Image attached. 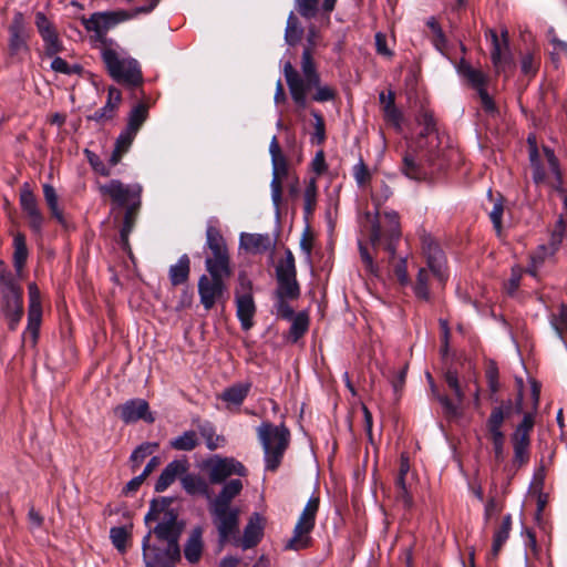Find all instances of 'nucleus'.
Returning a JSON list of instances; mask_svg holds the SVG:
<instances>
[{
    "mask_svg": "<svg viewBox=\"0 0 567 567\" xmlns=\"http://www.w3.org/2000/svg\"><path fill=\"white\" fill-rule=\"evenodd\" d=\"M144 520L145 524L156 522L142 542L145 567H175L174 564L181 560L178 540L184 528L177 513L164 499L152 501Z\"/></svg>",
    "mask_w": 567,
    "mask_h": 567,
    "instance_id": "f257e3e1",
    "label": "nucleus"
},
{
    "mask_svg": "<svg viewBox=\"0 0 567 567\" xmlns=\"http://www.w3.org/2000/svg\"><path fill=\"white\" fill-rule=\"evenodd\" d=\"M323 45L320 32L315 25H310L306 35V43L301 54L300 69L301 74L293 68L290 61L284 64V75L293 103L301 110L307 107L308 93L315 90L311 100L323 103L332 101L336 97V91L321 84L320 73L315 62V52L317 48Z\"/></svg>",
    "mask_w": 567,
    "mask_h": 567,
    "instance_id": "f03ea898",
    "label": "nucleus"
},
{
    "mask_svg": "<svg viewBox=\"0 0 567 567\" xmlns=\"http://www.w3.org/2000/svg\"><path fill=\"white\" fill-rule=\"evenodd\" d=\"M205 248L209 251L205 259V268L209 276L202 275L197 288L200 303L208 311L217 303H226L228 290L226 280L231 276L233 270L226 240L216 226H207Z\"/></svg>",
    "mask_w": 567,
    "mask_h": 567,
    "instance_id": "7ed1b4c3",
    "label": "nucleus"
},
{
    "mask_svg": "<svg viewBox=\"0 0 567 567\" xmlns=\"http://www.w3.org/2000/svg\"><path fill=\"white\" fill-rule=\"evenodd\" d=\"M243 487L241 480H229L208 503V512L217 530L220 549L239 534L240 508L233 504V501L241 493Z\"/></svg>",
    "mask_w": 567,
    "mask_h": 567,
    "instance_id": "20e7f679",
    "label": "nucleus"
},
{
    "mask_svg": "<svg viewBox=\"0 0 567 567\" xmlns=\"http://www.w3.org/2000/svg\"><path fill=\"white\" fill-rule=\"evenodd\" d=\"M421 244L429 269H419L416 281L413 286V291L416 298L427 301L431 297L429 288L431 274L441 285L446 282L449 275L446 271V260L444 252L435 239L431 235L425 234L421 237Z\"/></svg>",
    "mask_w": 567,
    "mask_h": 567,
    "instance_id": "39448f33",
    "label": "nucleus"
},
{
    "mask_svg": "<svg viewBox=\"0 0 567 567\" xmlns=\"http://www.w3.org/2000/svg\"><path fill=\"white\" fill-rule=\"evenodd\" d=\"M101 58L109 75L118 84L132 90L143 85L140 62L118 45L101 48Z\"/></svg>",
    "mask_w": 567,
    "mask_h": 567,
    "instance_id": "423d86ee",
    "label": "nucleus"
},
{
    "mask_svg": "<svg viewBox=\"0 0 567 567\" xmlns=\"http://www.w3.org/2000/svg\"><path fill=\"white\" fill-rule=\"evenodd\" d=\"M367 221L370 224L369 240L374 250L383 246L393 259L396 254V246L401 238V227L399 214L394 210L384 212L382 219L377 210L374 214H365Z\"/></svg>",
    "mask_w": 567,
    "mask_h": 567,
    "instance_id": "0eeeda50",
    "label": "nucleus"
},
{
    "mask_svg": "<svg viewBox=\"0 0 567 567\" xmlns=\"http://www.w3.org/2000/svg\"><path fill=\"white\" fill-rule=\"evenodd\" d=\"M256 433L264 451L265 468L275 472L289 446L290 432L284 424L275 425L265 421L256 429Z\"/></svg>",
    "mask_w": 567,
    "mask_h": 567,
    "instance_id": "6e6552de",
    "label": "nucleus"
},
{
    "mask_svg": "<svg viewBox=\"0 0 567 567\" xmlns=\"http://www.w3.org/2000/svg\"><path fill=\"white\" fill-rule=\"evenodd\" d=\"M1 312L10 330H16L23 316L22 288L13 274L0 261Z\"/></svg>",
    "mask_w": 567,
    "mask_h": 567,
    "instance_id": "1a4fd4ad",
    "label": "nucleus"
},
{
    "mask_svg": "<svg viewBox=\"0 0 567 567\" xmlns=\"http://www.w3.org/2000/svg\"><path fill=\"white\" fill-rule=\"evenodd\" d=\"M320 498L312 495L302 509L293 528L292 537L285 545L287 550H302L311 546V532L316 525V516L319 509Z\"/></svg>",
    "mask_w": 567,
    "mask_h": 567,
    "instance_id": "9d476101",
    "label": "nucleus"
},
{
    "mask_svg": "<svg viewBox=\"0 0 567 567\" xmlns=\"http://www.w3.org/2000/svg\"><path fill=\"white\" fill-rule=\"evenodd\" d=\"M130 13L123 10L94 12L89 18L82 17L81 23L89 32H94V38L101 43V48L117 47L118 44L106 37L109 30L118 23L130 19Z\"/></svg>",
    "mask_w": 567,
    "mask_h": 567,
    "instance_id": "9b49d317",
    "label": "nucleus"
},
{
    "mask_svg": "<svg viewBox=\"0 0 567 567\" xmlns=\"http://www.w3.org/2000/svg\"><path fill=\"white\" fill-rule=\"evenodd\" d=\"M543 153L548 164L549 174L546 173L540 161L538 148L534 147L529 152L533 182L536 185H548L554 189H560V186L563 185V176L558 159L554 151L548 146H543Z\"/></svg>",
    "mask_w": 567,
    "mask_h": 567,
    "instance_id": "f8f14e48",
    "label": "nucleus"
},
{
    "mask_svg": "<svg viewBox=\"0 0 567 567\" xmlns=\"http://www.w3.org/2000/svg\"><path fill=\"white\" fill-rule=\"evenodd\" d=\"M278 287L275 291L276 298L297 299L300 296V287L297 281L295 257L291 250H287L285 258L279 260L276 267Z\"/></svg>",
    "mask_w": 567,
    "mask_h": 567,
    "instance_id": "ddd939ff",
    "label": "nucleus"
},
{
    "mask_svg": "<svg viewBox=\"0 0 567 567\" xmlns=\"http://www.w3.org/2000/svg\"><path fill=\"white\" fill-rule=\"evenodd\" d=\"M511 410L512 401L507 400L501 405L493 408L486 421V429L493 444L495 460L498 463L504 461L505 434L502 431V426L506 417H508Z\"/></svg>",
    "mask_w": 567,
    "mask_h": 567,
    "instance_id": "4468645a",
    "label": "nucleus"
},
{
    "mask_svg": "<svg viewBox=\"0 0 567 567\" xmlns=\"http://www.w3.org/2000/svg\"><path fill=\"white\" fill-rule=\"evenodd\" d=\"M97 189L117 207H126L130 203L138 204L142 200L143 188L137 183L124 184L120 179H111L105 184H99Z\"/></svg>",
    "mask_w": 567,
    "mask_h": 567,
    "instance_id": "2eb2a0df",
    "label": "nucleus"
},
{
    "mask_svg": "<svg viewBox=\"0 0 567 567\" xmlns=\"http://www.w3.org/2000/svg\"><path fill=\"white\" fill-rule=\"evenodd\" d=\"M427 379L431 382V388L433 394L436 396L437 401L443 408L444 414L446 417H456L460 415V406L465 399V393L460 384L458 375L455 370H447L445 372L444 379L447 386L453 391L456 402H453L447 395L440 394L434 384L430 373H427Z\"/></svg>",
    "mask_w": 567,
    "mask_h": 567,
    "instance_id": "dca6fc26",
    "label": "nucleus"
},
{
    "mask_svg": "<svg viewBox=\"0 0 567 567\" xmlns=\"http://www.w3.org/2000/svg\"><path fill=\"white\" fill-rule=\"evenodd\" d=\"M207 467L208 477L213 484H226V481L233 475H238L241 477L247 475V468L241 462L235 460L234 457H221L216 455L208 461Z\"/></svg>",
    "mask_w": 567,
    "mask_h": 567,
    "instance_id": "f3484780",
    "label": "nucleus"
},
{
    "mask_svg": "<svg viewBox=\"0 0 567 567\" xmlns=\"http://www.w3.org/2000/svg\"><path fill=\"white\" fill-rule=\"evenodd\" d=\"M34 24L44 43V52L48 56H53L63 51V44L59 38L56 29L44 12L35 13Z\"/></svg>",
    "mask_w": 567,
    "mask_h": 567,
    "instance_id": "a211bd4d",
    "label": "nucleus"
},
{
    "mask_svg": "<svg viewBox=\"0 0 567 567\" xmlns=\"http://www.w3.org/2000/svg\"><path fill=\"white\" fill-rule=\"evenodd\" d=\"M240 288L243 293H236L237 318L240 321L241 328L249 330L252 327V318L256 312V306L250 292L251 282L240 277Z\"/></svg>",
    "mask_w": 567,
    "mask_h": 567,
    "instance_id": "6ab92c4d",
    "label": "nucleus"
},
{
    "mask_svg": "<svg viewBox=\"0 0 567 567\" xmlns=\"http://www.w3.org/2000/svg\"><path fill=\"white\" fill-rule=\"evenodd\" d=\"M262 536L264 518L259 513H254L244 528L243 537H240L239 534H236L229 543L246 550L256 547L260 543Z\"/></svg>",
    "mask_w": 567,
    "mask_h": 567,
    "instance_id": "aec40b11",
    "label": "nucleus"
},
{
    "mask_svg": "<svg viewBox=\"0 0 567 567\" xmlns=\"http://www.w3.org/2000/svg\"><path fill=\"white\" fill-rule=\"evenodd\" d=\"M20 206L28 217L31 230L35 234H41L44 216L39 209L38 200L27 183L20 189Z\"/></svg>",
    "mask_w": 567,
    "mask_h": 567,
    "instance_id": "412c9836",
    "label": "nucleus"
},
{
    "mask_svg": "<svg viewBox=\"0 0 567 567\" xmlns=\"http://www.w3.org/2000/svg\"><path fill=\"white\" fill-rule=\"evenodd\" d=\"M29 33L24 16L21 11L13 14L12 22L9 25V52L11 55H19L28 53L29 47L27 43Z\"/></svg>",
    "mask_w": 567,
    "mask_h": 567,
    "instance_id": "4be33fe9",
    "label": "nucleus"
},
{
    "mask_svg": "<svg viewBox=\"0 0 567 567\" xmlns=\"http://www.w3.org/2000/svg\"><path fill=\"white\" fill-rule=\"evenodd\" d=\"M115 413L118 414L121 420L128 424L144 420L147 423L155 421L153 414L150 412V405L144 399H131L125 403L115 408Z\"/></svg>",
    "mask_w": 567,
    "mask_h": 567,
    "instance_id": "5701e85b",
    "label": "nucleus"
},
{
    "mask_svg": "<svg viewBox=\"0 0 567 567\" xmlns=\"http://www.w3.org/2000/svg\"><path fill=\"white\" fill-rule=\"evenodd\" d=\"M29 293V306H28V326L25 329V333H30L32 338V343L35 344L41 320H42V303H41V293L38 286L34 282L29 284L28 286Z\"/></svg>",
    "mask_w": 567,
    "mask_h": 567,
    "instance_id": "b1692460",
    "label": "nucleus"
},
{
    "mask_svg": "<svg viewBox=\"0 0 567 567\" xmlns=\"http://www.w3.org/2000/svg\"><path fill=\"white\" fill-rule=\"evenodd\" d=\"M487 34L491 37L492 50L491 59L497 73L505 71L509 62V44L508 31L504 29L499 38L495 30H488Z\"/></svg>",
    "mask_w": 567,
    "mask_h": 567,
    "instance_id": "393cba45",
    "label": "nucleus"
},
{
    "mask_svg": "<svg viewBox=\"0 0 567 567\" xmlns=\"http://www.w3.org/2000/svg\"><path fill=\"white\" fill-rule=\"evenodd\" d=\"M565 231L564 220L560 217L556 224V227L551 234L549 246L542 245L538 250L532 256V267L528 268V272L536 277L537 268L544 262L545 258L551 256L559 247L563 241Z\"/></svg>",
    "mask_w": 567,
    "mask_h": 567,
    "instance_id": "a878e982",
    "label": "nucleus"
},
{
    "mask_svg": "<svg viewBox=\"0 0 567 567\" xmlns=\"http://www.w3.org/2000/svg\"><path fill=\"white\" fill-rule=\"evenodd\" d=\"M251 389L250 382H237L227 386L219 395L218 399L226 403L228 410L238 411L244 401L248 396Z\"/></svg>",
    "mask_w": 567,
    "mask_h": 567,
    "instance_id": "bb28decb",
    "label": "nucleus"
},
{
    "mask_svg": "<svg viewBox=\"0 0 567 567\" xmlns=\"http://www.w3.org/2000/svg\"><path fill=\"white\" fill-rule=\"evenodd\" d=\"M272 164V179L270 183L271 188V200L276 208V212H279L281 205V196H282V186L281 181L288 174V164L286 157L274 158L271 159Z\"/></svg>",
    "mask_w": 567,
    "mask_h": 567,
    "instance_id": "cd10ccee",
    "label": "nucleus"
},
{
    "mask_svg": "<svg viewBox=\"0 0 567 567\" xmlns=\"http://www.w3.org/2000/svg\"><path fill=\"white\" fill-rule=\"evenodd\" d=\"M456 71L477 93L486 89L488 82L487 75L483 71L473 68L465 59L460 60L456 65Z\"/></svg>",
    "mask_w": 567,
    "mask_h": 567,
    "instance_id": "c85d7f7f",
    "label": "nucleus"
},
{
    "mask_svg": "<svg viewBox=\"0 0 567 567\" xmlns=\"http://www.w3.org/2000/svg\"><path fill=\"white\" fill-rule=\"evenodd\" d=\"M203 528L195 526L184 544V557L190 564L199 563L204 553Z\"/></svg>",
    "mask_w": 567,
    "mask_h": 567,
    "instance_id": "c756f323",
    "label": "nucleus"
},
{
    "mask_svg": "<svg viewBox=\"0 0 567 567\" xmlns=\"http://www.w3.org/2000/svg\"><path fill=\"white\" fill-rule=\"evenodd\" d=\"M122 102V93L118 89L111 86L107 91V100L103 107L96 110L89 120L102 123L112 120Z\"/></svg>",
    "mask_w": 567,
    "mask_h": 567,
    "instance_id": "7c9ffc66",
    "label": "nucleus"
},
{
    "mask_svg": "<svg viewBox=\"0 0 567 567\" xmlns=\"http://www.w3.org/2000/svg\"><path fill=\"white\" fill-rule=\"evenodd\" d=\"M187 470L186 461L174 460L166 465L155 483V491L162 493L166 491L176 480V477Z\"/></svg>",
    "mask_w": 567,
    "mask_h": 567,
    "instance_id": "2f4dec72",
    "label": "nucleus"
},
{
    "mask_svg": "<svg viewBox=\"0 0 567 567\" xmlns=\"http://www.w3.org/2000/svg\"><path fill=\"white\" fill-rule=\"evenodd\" d=\"M240 246L252 254H261L274 247L268 234H241Z\"/></svg>",
    "mask_w": 567,
    "mask_h": 567,
    "instance_id": "473e14b6",
    "label": "nucleus"
},
{
    "mask_svg": "<svg viewBox=\"0 0 567 567\" xmlns=\"http://www.w3.org/2000/svg\"><path fill=\"white\" fill-rule=\"evenodd\" d=\"M512 515L511 514H506L503 519H502V523L501 525L495 529L494 532V535H493V543H492V549H491V553L488 555V559H496L504 546V544L507 542V539L509 538V534H511V530H512Z\"/></svg>",
    "mask_w": 567,
    "mask_h": 567,
    "instance_id": "72a5a7b5",
    "label": "nucleus"
},
{
    "mask_svg": "<svg viewBox=\"0 0 567 567\" xmlns=\"http://www.w3.org/2000/svg\"><path fill=\"white\" fill-rule=\"evenodd\" d=\"M182 486L192 496H203L208 503L214 498L210 494L208 483L200 476L187 474L182 477Z\"/></svg>",
    "mask_w": 567,
    "mask_h": 567,
    "instance_id": "f704fd0d",
    "label": "nucleus"
},
{
    "mask_svg": "<svg viewBox=\"0 0 567 567\" xmlns=\"http://www.w3.org/2000/svg\"><path fill=\"white\" fill-rule=\"evenodd\" d=\"M190 259L188 255H182L177 262L172 265L168 270V278L173 286L185 284L189 278Z\"/></svg>",
    "mask_w": 567,
    "mask_h": 567,
    "instance_id": "c9c22d12",
    "label": "nucleus"
},
{
    "mask_svg": "<svg viewBox=\"0 0 567 567\" xmlns=\"http://www.w3.org/2000/svg\"><path fill=\"white\" fill-rule=\"evenodd\" d=\"M383 117L388 124L393 126L396 132H401L402 130V112L395 106V95L394 92L389 91L388 100L385 105L383 106Z\"/></svg>",
    "mask_w": 567,
    "mask_h": 567,
    "instance_id": "e433bc0d",
    "label": "nucleus"
},
{
    "mask_svg": "<svg viewBox=\"0 0 567 567\" xmlns=\"http://www.w3.org/2000/svg\"><path fill=\"white\" fill-rule=\"evenodd\" d=\"M402 173L410 179L422 181L427 172L413 154L406 153L402 161Z\"/></svg>",
    "mask_w": 567,
    "mask_h": 567,
    "instance_id": "4c0bfd02",
    "label": "nucleus"
},
{
    "mask_svg": "<svg viewBox=\"0 0 567 567\" xmlns=\"http://www.w3.org/2000/svg\"><path fill=\"white\" fill-rule=\"evenodd\" d=\"M13 266L18 275L23 270L28 259V247L25 236L22 233H17L13 237Z\"/></svg>",
    "mask_w": 567,
    "mask_h": 567,
    "instance_id": "58836bf2",
    "label": "nucleus"
},
{
    "mask_svg": "<svg viewBox=\"0 0 567 567\" xmlns=\"http://www.w3.org/2000/svg\"><path fill=\"white\" fill-rule=\"evenodd\" d=\"M395 487V502L401 504L404 509L413 507V496L410 491L409 477L396 476L394 481Z\"/></svg>",
    "mask_w": 567,
    "mask_h": 567,
    "instance_id": "ea45409f",
    "label": "nucleus"
},
{
    "mask_svg": "<svg viewBox=\"0 0 567 567\" xmlns=\"http://www.w3.org/2000/svg\"><path fill=\"white\" fill-rule=\"evenodd\" d=\"M43 196L52 217H54L60 224L64 225L65 220L63 212L59 207V196L51 184L43 185Z\"/></svg>",
    "mask_w": 567,
    "mask_h": 567,
    "instance_id": "a19ab883",
    "label": "nucleus"
},
{
    "mask_svg": "<svg viewBox=\"0 0 567 567\" xmlns=\"http://www.w3.org/2000/svg\"><path fill=\"white\" fill-rule=\"evenodd\" d=\"M303 28L293 12H290L287 19L285 30V41L288 45L295 47L302 38Z\"/></svg>",
    "mask_w": 567,
    "mask_h": 567,
    "instance_id": "79ce46f5",
    "label": "nucleus"
},
{
    "mask_svg": "<svg viewBox=\"0 0 567 567\" xmlns=\"http://www.w3.org/2000/svg\"><path fill=\"white\" fill-rule=\"evenodd\" d=\"M317 197H318V187H317V179L315 177L310 178L307 183L305 193H303V213L305 218L308 220L311 215L313 214L317 205Z\"/></svg>",
    "mask_w": 567,
    "mask_h": 567,
    "instance_id": "37998d69",
    "label": "nucleus"
},
{
    "mask_svg": "<svg viewBox=\"0 0 567 567\" xmlns=\"http://www.w3.org/2000/svg\"><path fill=\"white\" fill-rule=\"evenodd\" d=\"M148 115V107L144 103H138L135 105L130 114H128V122L126 127L130 128V131L138 132L140 127L143 125V123L146 121Z\"/></svg>",
    "mask_w": 567,
    "mask_h": 567,
    "instance_id": "c03bdc74",
    "label": "nucleus"
},
{
    "mask_svg": "<svg viewBox=\"0 0 567 567\" xmlns=\"http://www.w3.org/2000/svg\"><path fill=\"white\" fill-rule=\"evenodd\" d=\"M158 447L157 443H143L138 445L131 454L130 462L132 471L135 472L144 462Z\"/></svg>",
    "mask_w": 567,
    "mask_h": 567,
    "instance_id": "a18cd8bd",
    "label": "nucleus"
},
{
    "mask_svg": "<svg viewBox=\"0 0 567 567\" xmlns=\"http://www.w3.org/2000/svg\"><path fill=\"white\" fill-rule=\"evenodd\" d=\"M197 444L198 439L195 431H186L169 443L171 447L177 451H192Z\"/></svg>",
    "mask_w": 567,
    "mask_h": 567,
    "instance_id": "49530a36",
    "label": "nucleus"
},
{
    "mask_svg": "<svg viewBox=\"0 0 567 567\" xmlns=\"http://www.w3.org/2000/svg\"><path fill=\"white\" fill-rule=\"evenodd\" d=\"M289 334L292 342H297L308 330L309 318L305 312H299L292 319Z\"/></svg>",
    "mask_w": 567,
    "mask_h": 567,
    "instance_id": "de8ad7c7",
    "label": "nucleus"
},
{
    "mask_svg": "<svg viewBox=\"0 0 567 567\" xmlns=\"http://www.w3.org/2000/svg\"><path fill=\"white\" fill-rule=\"evenodd\" d=\"M550 324L560 339L567 334V305L561 303L557 313H551L549 318Z\"/></svg>",
    "mask_w": 567,
    "mask_h": 567,
    "instance_id": "09e8293b",
    "label": "nucleus"
},
{
    "mask_svg": "<svg viewBox=\"0 0 567 567\" xmlns=\"http://www.w3.org/2000/svg\"><path fill=\"white\" fill-rule=\"evenodd\" d=\"M311 115L315 118V131L311 134L310 142L312 144L321 145L326 141V123L320 112L312 110Z\"/></svg>",
    "mask_w": 567,
    "mask_h": 567,
    "instance_id": "8fccbe9b",
    "label": "nucleus"
},
{
    "mask_svg": "<svg viewBox=\"0 0 567 567\" xmlns=\"http://www.w3.org/2000/svg\"><path fill=\"white\" fill-rule=\"evenodd\" d=\"M199 432L202 436L205 439L206 446L214 451L218 449L224 442V437L217 435L215 430L210 423H206L199 426Z\"/></svg>",
    "mask_w": 567,
    "mask_h": 567,
    "instance_id": "3c124183",
    "label": "nucleus"
},
{
    "mask_svg": "<svg viewBox=\"0 0 567 567\" xmlns=\"http://www.w3.org/2000/svg\"><path fill=\"white\" fill-rule=\"evenodd\" d=\"M110 538L112 544L120 553L126 551V542L128 538V533L124 526L112 527L110 530Z\"/></svg>",
    "mask_w": 567,
    "mask_h": 567,
    "instance_id": "603ef678",
    "label": "nucleus"
},
{
    "mask_svg": "<svg viewBox=\"0 0 567 567\" xmlns=\"http://www.w3.org/2000/svg\"><path fill=\"white\" fill-rule=\"evenodd\" d=\"M416 122L423 126L422 136H427L436 130L433 113L429 110L422 109L416 116Z\"/></svg>",
    "mask_w": 567,
    "mask_h": 567,
    "instance_id": "864d4df0",
    "label": "nucleus"
},
{
    "mask_svg": "<svg viewBox=\"0 0 567 567\" xmlns=\"http://www.w3.org/2000/svg\"><path fill=\"white\" fill-rule=\"evenodd\" d=\"M426 25L431 29V31L433 32V35H434V39H433V44L434 47L440 51V52H443V50L446 48V44H447V40H446V37L442 30V28L440 27V24L437 23V21L435 20V18H430L426 22Z\"/></svg>",
    "mask_w": 567,
    "mask_h": 567,
    "instance_id": "5fc2aeb1",
    "label": "nucleus"
},
{
    "mask_svg": "<svg viewBox=\"0 0 567 567\" xmlns=\"http://www.w3.org/2000/svg\"><path fill=\"white\" fill-rule=\"evenodd\" d=\"M295 6L301 17L312 19L317 16L319 0H295Z\"/></svg>",
    "mask_w": 567,
    "mask_h": 567,
    "instance_id": "6e6d98bb",
    "label": "nucleus"
},
{
    "mask_svg": "<svg viewBox=\"0 0 567 567\" xmlns=\"http://www.w3.org/2000/svg\"><path fill=\"white\" fill-rule=\"evenodd\" d=\"M84 154L94 172L105 177L112 174L110 167L94 152L86 148Z\"/></svg>",
    "mask_w": 567,
    "mask_h": 567,
    "instance_id": "4d7b16f0",
    "label": "nucleus"
},
{
    "mask_svg": "<svg viewBox=\"0 0 567 567\" xmlns=\"http://www.w3.org/2000/svg\"><path fill=\"white\" fill-rule=\"evenodd\" d=\"M53 60L51 62V69L58 73L62 74H74L81 71V66L78 64L70 65L64 59L53 55Z\"/></svg>",
    "mask_w": 567,
    "mask_h": 567,
    "instance_id": "13d9d810",
    "label": "nucleus"
},
{
    "mask_svg": "<svg viewBox=\"0 0 567 567\" xmlns=\"http://www.w3.org/2000/svg\"><path fill=\"white\" fill-rule=\"evenodd\" d=\"M359 251L365 270L372 276H378L379 268L373 260V256L368 251V248L361 241H359Z\"/></svg>",
    "mask_w": 567,
    "mask_h": 567,
    "instance_id": "bf43d9fd",
    "label": "nucleus"
},
{
    "mask_svg": "<svg viewBox=\"0 0 567 567\" xmlns=\"http://www.w3.org/2000/svg\"><path fill=\"white\" fill-rule=\"evenodd\" d=\"M504 213V205H503V198L499 197L493 206V209L489 213V218L493 223V226L497 233V235H501L502 233V217Z\"/></svg>",
    "mask_w": 567,
    "mask_h": 567,
    "instance_id": "052dcab7",
    "label": "nucleus"
},
{
    "mask_svg": "<svg viewBox=\"0 0 567 567\" xmlns=\"http://www.w3.org/2000/svg\"><path fill=\"white\" fill-rule=\"evenodd\" d=\"M136 132L130 131V128H125L121 134L117 136L115 142V148L120 150L123 153H126L128 148L131 147L135 136Z\"/></svg>",
    "mask_w": 567,
    "mask_h": 567,
    "instance_id": "680f3d73",
    "label": "nucleus"
},
{
    "mask_svg": "<svg viewBox=\"0 0 567 567\" xmlns=\"http://www.w3.org/2000/svg\"><path fill=\"white\" fill-rule=\"evenodd\" d=\"M393 271H394V275H395L398 281L402 286H406L410 284L406 257H402L398 260V262L395 264V266L393 268Z\"/></svg>",
    "mask_w": 567,
    "mask_h": 567,
    "instance_id": "e2e57ef3",
    "label": "nucleus"
},
{
    "mask_svg": "<svg viewBox=\"0 0 567 567\" xmlns=\"http://www.w3.org/2000/svg\"><path fill=\"white\" fill-rule=\"evenodd\" d=\"M538 62L530 53L523 55L520 61V69L525 75L534 76L538 70Z\"/></svg>",
    "mask_w": 567,
    "mask_h": 567,
    "instance_id": "0e129e2a",
    "label": "nucleus"
},
{
    "mask_svg": "<svg viewBox=\"0 0 567 567\" xmlns=\"http://www.w3.org/2000/svg\"><path fill=\"white\" fill-rule=\"evenodd\" d=\"M487 385L492 394H495L499 390L498 382V369L494 362H492L486 369Z\"/></svg>",
    "mask_w": 567,
    "mask_h": 567,
    "instance_id": "69168bd1",
    "label": "nucleus"
},
{
    "mask_svg": "<svg viewBox=\"0 0 567 567\" xmlns=\"http://www.w3.org/2000/svg\"><path fill=\"white\" fill-rule=\"evenodd\" d=\"M288 298H276V311L277 316L286 320H291L295 317L293 309L287 302Z\"/></svg>",
    "mask_w": 567,
    "mask_h": 567,
    "instance_id": "338daca9",
    "label": "nucleus"
},
{
    "mask_svg": "<svg viewBox=\"0 0 567 567\" xmlns=\"http://www.w3.org/2000/svg\"><path fill=\"white\" fill-rule=\"evenodd\" d=\"M514 463L518 466L525 465L529 461V446L513 444Z\"/></svg>",
    "mask_w": 567,
    "mask_h": 567,
    "instance_id": "774afa93",
    "label": "nucleus"
}]
</instances>
